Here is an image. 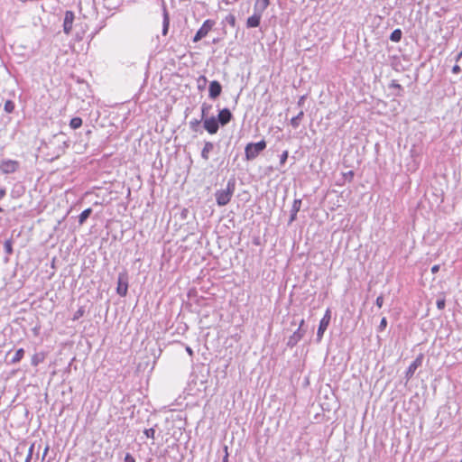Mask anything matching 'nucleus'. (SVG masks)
Returning a JSON list of instances; mask_svg holds the SVG:
<instances>
[{
  "mask_svg": "<svg viewBox=\"0 0 462 462\" xmlns=\"http://www.w3.org/2000/svg\"><path fill=\"white\" fill-rule=\"evenodd\" d=\"M128 282H129V276L126 271H123L119 273L117 277V287H116V292L121 297H125L127 294L128 291Z\"/></svg>",
  "mask_w": 462,
  "mask_h": 462,
  "instance_id": "3",
  "label": "nucleus"
},
{
  "mask_svg": "<svg viewBox=\"0 0 462 462\" xmlns=\"http://www.w3.org/2000/svg\"><path fill=\"white\" fill-rule=\"evenodd\" d=\"M386 326H387V320H386V318H383V319H381V322H380V325H379V330H380V331L384 330V329H385V328H386Z\"/></svg>",
  "mask_w": 462,
  "mask_h": 462,
  "instance_id": "38",
  "label": "nucleus"
},
{
  "mask_svg": "<svg viewBox=\"0 0 462 462\" xmlns=\"http://www.w3.org/2000/svg\"><path fill=\"white\" fill-rule=\"evenodd\" d=\"M222 92V86L217 80H213L208 86V97L211 99L217 98Z\"/></svg>",
  "mask_w": 462,
  "mask_h": 462,
  "instance_id": "11",
  "label": "nucleus"
},
{
  "mask_svg": "<svg viewBox=\"0 0 462 462\" xmlns=\"http://www.w3.org/2000/svg\"><path fill=\"white\" fill-rule=\"evenodd\" d=\"M460 71H461V68L458 65L456 64L455 66H453L452 72L454 74H458Z\"/></svg>",
  "mask_w": 462,
  "mask_h": 462,
  "instance_id": "42",
  "label": "nucleus"
},
{
  "mask_svg": "<svg viewBox=\"0 0 462 462\" xmlns=\"http://www.w3.org/2000/svg\"><path fill=\"white\" fill-rule=\"evenodd\" d=\"M49 451V446H47L45 448H44V451H43V456H42V459H44L45 456L47 455Z\"/></svg>",
  "mask_w": 462,
  "mask_h": 462,
  "instance_id": "49",
  "label": "nucleus"
},
{
  "mask_svg": "<svg viewBox=\"0 0 462 462\" xmlns=\"http://www.w3.org/2000/svg\"><path fill=\"white\" fill-rule=\"evenodd\" d=\"M75 19V14L72 11L68 10L65 12L64 21H63V32L69 35L72 31L73 22Z\"/></svg>",
  "mask_w": 462,
  "mask_h": 462,
  "instance_id": "10",
  "label": "nucleus"
},
{
  "mask_svg": "<svg viewBox=\"0 0 462 462\" xmlns=\"http://www.w3.org/2000/svg\"><path fill=\"white\" fill-rule=\"evenodd\" d=\"M124 462H135V459L130 453H126L124 458Z\"/></svg>",
  "mask_w": 462,
  "mask_h": 462,
  "instance_id": "39",
  "label": "nucleus"
},
{
  "mask_svg": "<svg viewBox=\"0 0 462 462\" xmlns=\"http://www.w3.org/2000/svg\"><path fill=\"white\" fill-rule=\"evenodd\" d=\"M43 360H44V356L42 354L36 353L32 356L31 363L33 366H37Z\"/></svg>",
  "mask_w": 462,
  "mask_h": 462,
  "instance_id": "22",
  "label": "nucleus"
},
{
  "mask_svg": "<svg viewBox=\"0 0 462 462\" xmlns=\"http://www.w3.org/2000/svg\"><path fill=\"white\" fill-rule=\"evenodd\" d=\"M300 207H301V199H294V201L292 203L291 211H292L293 213L295 212V213L298 214V212L300 209Z\"/></svg>",
  "mask_w": 462,
  "mask_h": 462,
  "instance_id": "25",
  "label": "nucleus"
},
{
  "mask_svg": "<svg viewBox=\"0 0 462 462\" xmlns=\"http://www.w3.org/2000/svg\"><path fill=\"white\" fill-rule=\"evenodd\" d=\"M331 319V310L327 309L323 318L319 321V325L317 331V341L320 342L325 331L327 330Z\"/></svg>",
  "mask_w": 462,
  "mask_h": 462,
  "instance_id": "5",
  "label": "nucleus"
},
{
  "mask_svg": "<svg viewBox=\"0 0 462 462\" xmlns=\"http://www.w3.org/2000/svg\"><path fill=\"white\" fill-rule=\"evenodd\" d=\"M383 295H380L376 298V300H375V305L378 307V308H382L383 307Z\"/></svg>",
  "mask_w": 462,
  "mask_h": 462,
  "instance_id": "37",
  "label": "nucleus"
},
{
  "mask_svg": "<svg viewBox=\"0 0 462 462\" xmlns=\"http://www.w3.org/2000/svg\"><path fill=\"white\" fill-rule=\"evenodd\" d=\"M461 56H462V50H461V52L457 55V60H458Z\"/></svg>",
  "mask_w": 462,
  "mask_h": 462,
  "instance_id": "51",
  "label": "nucleus"
},
{
  "mask_svg": "<svg viewBox=\"0 0 462 462\" xmlns=\"http://www.w3.org/2000/svg\"><path fill=\"white\" fill-rule=\"evenodd\" d=\"M236 179L231 178L228 180L226 189L216 191V202L219 207L226 206L230 202L236 189Z\"/></svg>",
  "mask_w": 462,
  "mask_h": 462,
  "instance_id": "2",
  "label": "nucleus"
},
{
  "mask_svg": "<svg viewBox=\"0 0 462 462\" xmlns=\"http://www.w3.org/2000/svg\"><path fill=\"white\" fill-rule=\"evenodd\" d=\"M214 146H204L202 152H201V156L202 158H204L205 160H208V153L209 152L212 150Z\"/></svg>",
  "mask_w": 462,
  "mask_h": 462,
  "instance_id": "28",
  "label": "nucleus"
},
{
  "mask_svg": "<svg viewBox=\"0 0 462 462\" xmlns=\"http://www.w3.org/2000/svg\"><path fill=\"white\" fill-rule=\"evenodd\" d=\"M198 83H199V86H198L199 89H203L207 83V78L205 76H201L199 79Z\"/></svg>",
  "mask_w": 462,
  "mask_h": 462,
  "instance_id": "30",
  "label": "nucleus"
},
{
  "mask_svg": "<svg viewBox=\"0 0 462 462\" xmlns=\"http://www.w3.org/2000/svg\"><path fill=\"white\" fill-rule=\"evenodd\" d=\"M225 456L223 457V462H228V452H227V447L225 446Z\"/></svg>",
  "mask_w": 462,
  "mask_h": 462,
  "instance_id": "45",
  "label": "nucleus"
},
{
  "mask_svg": "<svg viewBox=\"0 0 462 462\" xmlns=\"http://www.w3.org/2000/svg\"><path fill=\"white\" fill-rule=\"evenodd\" d=\"M84 315V310L82 308L79 309L75 314H74V318L73 319L76 320V319H79L80 317H82Z\"/></svg>",
  "mask_w": 462,
  "mask_h": 462,
  "instance_id": "36",
  "label": "nucleus"
},
{
  "mask_svg": "<svg viewBox=\"0 0 462 462\" xmlns=\"http://www.w3.org/2000/svg\"><path fill=\"white\" fill-rule=\"evenodd\" d=\"M50 146L44 145V146H39L38 147V153L36 156L39 158H42L43 160L47 162H52L54 159L58 158L60 153L64 152V146H59L58 152L55 155L49 157L48 154L45 153V150L48 149Z\"/></svg>",
  "mask_w": 462,
  "mask_h": 462,
  "instance_id": "9",
  "label": "nucleus"
},
{
  "mask_svg": "<svg viewBox=\"0 0 462 462\" xmlns=\"http://www.w3.org/2000/svg\"><path fill=\"white\" fill-rule=\"evenodd\" d=\"M215 21L211 19L206 20L202 26L197 31L196 34L194 35L192 41L193 42H198L204 37L208 35V33L212 30L213 26L215 25Z\"/></svg>",
  "mask_w": 462,
  "mask_h": 462,
  "instance_id": "4",
  "label": "nucleus"
},
{
  "mask_svg": "<svg viewBox=\"0 0 462 462\" xmlns=\"http://www.w3.org/2000/svg\"><path fill=\"white\" fill-rule=\"evenodd\" d=\"M24 353L25 352H24L23 348L17 349L15 351L14 356L10 360V364L14 365V364L19 363L23 358Z\"/></svg>",
  "mask_w": 462,
  "mask_h": 462,
  "instance_id": "17",
  "label": "nucleus"
},
{
  "mask_svg": "<svg viewBox=\"0 0 462 462\" xmlns=\"http://www.w3.org/2000/svg\"><path fill=\"white\" fill-rule=\"evenodd\" d=\"M266 146H245V158L248 161L255 159Z\"/></svg>",
  "mask_w": 462,
  "mask_h": 462,
  "instance_id": "12",
  "label": "nucleus"
},
{
  "mask_svg": "<svg viewBox=\"0 0 462 462\" xmlns=\"http://www.w3.org/2000/svg\"><path fill=\"white\" fill-rule=\"evenodd\" d=\"M303 116H304V112L302 109H300L299 111V113L291 119V125L294 129L298 128L300 125L301 120L303 119Z\"/></svg>",
  "mask_w": 462,
  "mask_h": 462,
  "instance_id": "14",
  "label": "nucleus"
},
{
  "mask_svg": "<svg viewBox=\"0 0 462 462\" xmlns=\"http://www.w3.org/2000/svg\"><path fill=\"white\" fill-rule=\"evenodd\" d=\"M170 17L166 8H163V22H162V34L166 35L169 31Z\"/></svg>",
  "mask_w": 462,
  "mask_h": 462,
  "instance_id": "15",
  "label": "nucleus"
},
{
  "mask_svg": "<svg viewBox=\"0 0 462 462\" xmlns=\"http://www.w3.org/2000/svg\"><path fill=\"white\" fill-rule=\"evenodd\" d=\"M305 99H306V96H305V95L301 96V97L299 98V100H298V102H297V106H298L300 108H302V106H303V105H304V102H305Z\"/></svg>",
  "mask_w": 462,
  "mask_h": 462,
  "instance_id": "40",
  "label": "nucleus"
},
{
  "mask_svg": "<svg viewBox=\"0 0 462 462\" xmlns=\"http://www.w3.org/2000/svg\"><path fill=\"white\" fill-rule=\"evenodd\" d=\"M297 218V213H293L292 211H291V216H290V220H289V224H291L293 221H295Z\"/></svg>",
  "mask_w": 462,
  "mask_h": 462,
  "instance_id": "41",
  "label": "nucleus"
},
{
  "mask_svg": "<svg viewBox=\"0 0 462 462\" xmlns=\"http://www.w3.org/2000/svg\"><path fill=\"white\" fill-rule=\"evenodd\" d=\"M82 125V119L80 117H73L70 120L69 126L72 129H78Z\"/></svg>",
  "mask_w": 462,
  "mask_h": 462,
  "instance_id": "23",
  "label": "nucleus"
},
{
  "mask_svg": "<svg viewBox=\"0 0 462 462\" xmlns=\"http://www.w3.org/2000/svg\"><path fill=\"white\" fill-rule=\"evenodd\" d=\"M269 5H270V0H256L254 8L255 9L259 8L260 12L262 13L268 7Z\"/></svg>",
  "mask_w": 462,
  "mask_h": 462,
  "instance_id": "20",
  "label": "nucleus"
},
{
  "mask_svg": "<svg viewBox=\"0 0 462 462\" xmlns=\"http://www.w3.org/2000/svg\"><path fill=\"white\" fill-rule=\"evenodd\" d=\"M437 308L440 310L445 309L446 300L445 298H439L436 301Z\"/></svg>",
  "mask_w": 462,
  "mask_h": 462,
  "instance_id": "29",
  "label": "nucleus"
},
{
  "mask_svg": "<svg viewBox=\"0 0 462 462\" xmlns=\"http://www.w3.org/2000/svg\"><path fill=\"white\" fill-rule=\"evenodd\" d=\"M91 133H92V130H91V129H88V130H87L86 134H87V135H88V134H90Z\"/></svg>",
  "mask_w": 462,
  "mask_h": 462,
  "instance_id": "50",
  "label": "nucleus"
},
{
  "mask_svg": "<svg viewBox=\"0 0 462 462\" xmlns=\"http://www.w3.org/2000/svg\"><path fill=\"white\" fill-rule=\"evenodd\" d=\"M143 434L146 436V438L154 439H155V429L154 428L145 429L143 430Z\"/></svg>",
  "mask_w": 462,
  "mask_h": 462,
  "instance_id": "27",
  "label": "nucleus"
},
{
  "mask_svg": "<svg viewBox=\"0 0 462 462\" xmlns=\"http://www.w3.org/2000/svg\"><path fill=\"white\" fill-rule=\"evenodd\" d=\"M211 109H212V105L208 104L206 102L202 104V106H201V120L206 117L210 116L209 112Z\"/></svg>",
  "mask_w": 462,
  "mask_h": 462,
  "instance_id": "19",
  "label": "nucleus"
},
{
  "mask_svg": "<svg viewBox=\"0 0 462 462\" xmlns=\"http://www.w3.org/2000/svg\"><path fill=\"white\" fill-rule=\"evenodd\" d=\"M262 13H254L253 15L247 18L246 26L248 28H255L260 25Z\"/></svg>",
  "mask_w": 462,
  "mask_h": 462,
  "instance_id": "13",
  "label": "nucleus"
},
{
  "mask_svg": "<svg viewBox=\"0 0 462 462\" xmlns=\"http://www.w3.org/2000/svg\"><path fill=\"white\" fill-rule=\"evenodd\" d=\"M20 167L18 161L4 159L0 162V171L4 174L15 172Z\"/></svg>",
  "mask_w": 462,
  "mask_h": 462,
  "instance_id": "6",
  "label": "nucleus"
},
{
  "mask_svg": "<svg viewBox=\"0 0 462 462\" xmlns=\"http://www.w3.org/2000/svg\"><path fill=\"white\" fill-rule=\"evenodd\" d=\"M423 358V354H420L409 365L405 372V378L407 381H409L413 376L417 368L422 365Z\"/></svg>",
  "mask_w": 462,
  "mask_h": 462,
  "instance_id": "8",
  "label": "nucleus"
},
{
  "mask_svg": "<svg viewBox=\"0 0 462 462\" xmlns=\"http://www.w3.org/2000/svg\"><path fill=\"white\" fill-rule=\"evenodd\" d=\"M439 271V264H435L431 267V273L433 274L437 273Z\"/></svg>",
  "mask_w": 462,
  "mask_h": 462,
  "instance_id": "44",
  "label": "nucleus"
},
{
  "mask_svg": "<svg viewBox=\"0 0 462 462\" xmlns=\"http://www.w3.org/2000/svg\"><path fill=\"white\" fill-rule=\"evenodd\" d=\"M354 171H349L346 173L343 174L344 178L346 180H348V181H351L354 178Z\"/></svg>",
  "mask_w": 462,
  "mask_h": 462,
  "instance_id": "33",
  "label": "nucleus"
},
{
  "mask_svg": "<svg viewBox=\"0 0 462 462\" xmlns=\"http://www.w3.org/2000/svg\"><path fill=\"white\" fill-rule=\"evenodd\" d=\"M33 448H34V445H32L30 448H29V450H28V454H27V457L25 458V461L24 462H31L32 458V455H33Z\"/></svg>",
  "mask_w": 462,
  "mask_h": 462,
  "instance_id": "32",
  "label": "nucleus"
},
{
  "mask_svg": "<svg viewBox=\"0 0 462 462\" xmlns=\"http://www.w3.org/2000/svg\"><path fill=\"white\" fill-rule=\"evenodd\" d=\"M185 349H186V352H187L190 356H193L194 352H193V350H192V348H191L190 346H187Z\"/></svg>",
  "mask_w": 462,
  "mask_h": 462,
  "instance_id": "46",
  "label": "nucleus"
},
{
  "mask_svg": "<svg viewBox=\"0 0 462 462\" xmlns=\"http://www.w3.org/2000/svg\"><path fill=\"white\" fill-rule=\"evenodd\" d=\"M247 144H259V145H262V144H265V142L263 140H261L259 142H256V143H248Z\"/></svg>",
  "mask_w": 462,
  "mask_h": 462,
  "instance_id": "48",
  "label": "nucleus"
},
{
  "mask_svg": "<svg viewBox=\"0 0 462 462\" xmlns=\"http://www.w3.org/2000/svg\"><path fill=\"white\" fill-rule=\"evenodd\" d=\"M226 21L231 26L234 27L236 25V17L233 14L226 16Z\"/></svg>",
  "mask_w": 462,
  "mask_h": 462,
  "instance_id": "35",
  "label": "nucleus"
},
{
  "mask_svg": "<svg viewBox=\"0 0 462 462\" xmlns=\"http://www.w3.org/2000/svg\"><path fill=\"white\" fill-rule=\"evenodd\" d=\"M3 211V208L0 207V213Z\"/></svg>",
  "mask_w": 462,
  "mask_h": 462,
  "instance_id": "52",
  "label": "nucleus"
},
{
  "mask_svg": "<svg viewBox=\"0 0 462 462\" xmlns=\"http://www.w3.org/2000/svg\"><path fill=\"white\" fill-rule=\"evenodd\" d=\"M303 325L304 319H301L300 321L298 329L288 339L287 346L289 347L295 346L298 344V342L304 337L306 329L302 328Z\"/></svg>",
  "mask_w": 462,
  "mask_h": 462,
  "instance_id": "7",
  "label": "nucleus"
},
{
  "mask_svg": "<svg viewBox=\"0 0 462 462\" xmlns=\"http://www.w3.org/2000/svg\"><path fill=\"white\" fill-rule=\"evenodd\" d=\"M202 120L194 119L189 122V127L192 131L198 132L200 127V123Z\"/></svg>",
  "mask_w": 462,
  "mask_h": 462,
  "instance_id": "26",
  "label": "nucleus"
},
{
  "mask_svg": "<svg viewBox=\"0 0 462 462\" xmlns=\"http://www.w3.org/2000/svg\"><path fill=\"white\" fill-rule=\"evenodd\" d=\"M402 32L401 29L398 28L392 32L389 39L393 42H399L402 40Z\"/></svg>",
  "mask_w": 462,
  "mask_h": 462,
  "instance_id": "18",
  "label": "nucleus"
},
{
  "mask_svg": "<svg viewBox=\"0 0 462 462\" xmlns=\"http://www.w3.org/2000/svg\"><path fill=\"white\" fill-rule=\"evenodd\" d=\"M4 248H5V252L7 255H11L14 252L13 250V240L12 239H7L5 241L4 243Z\"/></svg>",
  "mask_w": 462,
  "mask_h": 462,
  "instance_id": "21",
  "label": "nucleus"
},
{
  "mask_svg": "<svg viewBox=\"0 0 462 462\" xmlns=\"http://www.w3.org/2000/svg\"><path fill=\"white\" fill-rule=\"evenodd\" d=\"M15 105L12 100H6L4 106V109L6 113L11 114L14 112Z\"/></svg>",
  "mask_w": 462,
  "mask_h": 462,
  "instance_id": "24",
  "label": "nucleus"
},
{
  "mask_svg": "<svg viewBox=\"0 0 462 462\" xmlns=\"http://www.w3.org/2000/svg\"><path fill=\"white\" fill-rule=\"evenodd\" d=\"M0 462H3L2 459H0Z\"/></svg>",
  "mask_w": 462,
  "mask_h": 462,
  "instance_id": "53",
  "label": "nucleus"
},
{
  "mask_svg": "<svg viewBox=\"0 0 462 462\" xmlns=\"http://www.w3.org/2000/svg\"><path fill=\"white\" fill-rule=\"evenodd\" d=\"M6 194V190L5 188H0V199L4 198Z\"/></svg>",
  "mask_w": 462,
  "mask_h": 462,
  "instance_id": "47",
  "label": "nucleus"
},
{
  "mask_svg": "<svg viewBox=\"0 0 462 462\" xmlns=\"http://www.w3.org/2000/svg\"><path fill=\"white\" fill-rule=\"evenodd\" d=\"M91 214H92V208H88L83 210L80 213V215L79 216V226L84 225L85 222L90 217Z\"/></svg>",
  "mask_w": 462,
  "mask_h": 462,
  "instance_id": "16",
  "label": "nucleus"
},
{
  "mask_svg": "<svg viewBox=\"0 0 462 462\" xmlns=\"http://www.w3.org/2000/svg\"><path fill=\"white\" fill-rule=\"evenodd\" d=\"M460 462H462V459H461V461H460Z\"/></svg>",
  "mask_w": 462,
  "mask_h": 462,
  "instance_id": "54",
  "label": "nucleus"
},
{
  "mask_svg": "<svg viewBox=\"0 0 462 462\" xmlns=\"http://www.w3.org/2000/svg\"><path fill=\"white\" fill-rule=\"evenodd\" d=\"M389 88H396V89H398L400 91L403 90V88L396 80H392L391 84L389 85Z\"/></svg>",
  "mask_w": 462,
  "mask_h": 462,
  "instance_id": "31",
  "label": "nucleus"
},
{
  "mask_svg": "<svg viewBox=\"0 0 462 462\" xmlns=\"http://www.w3.org/2000/svg\"><path fill=\"white\" fill-rule=\"evenodd\" d=\"M288 158V152L284 151L280 156V164L283 165Z\"/></svg>",
  "mask_w": 462,
  "mask_h": 462,
  "instance_id": "34",
  "label": "nucleus"
},
{
  "mask_svg": "<svg viewBox=\"0 0 462 462\" xmlns=\"http://www.w3.org/2000/svg\"><path fill=\"white\" fill-rule=\"evenodd\" d=\"M233 118V115L228 108L219 109L217 116H210L202 119L203 128L210 134H217L219 126L226 125Z\"/></svg>",
  "mask_w": 462,
  "mask_h": 462,
  "instance_id": "1",
  "label": "nucleus"
},
{
  "mask_svg": "<svg viewBox=\"0 0 462 462\" xmlns=\"http://www.w3.org/2000/svg\"><path fill=\"white\" fill-rule=\"evenodd\" d=\"M188 213H189V210L187 208H183L180 213L181 218L185 219L187 217Z\"/></svg>",
  "mask_w": 462,
  "mask_h": 462,
  "instance_id": "43",
  "label": "nucleus"
}]
</instances>
